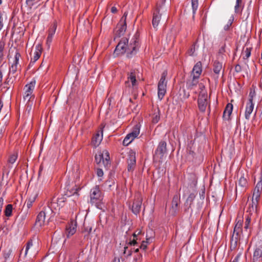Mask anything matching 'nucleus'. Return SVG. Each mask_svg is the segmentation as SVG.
Listing matches in <instances>:
<instances>
[{
  "label": "nucleus",
  "mask_w": 262,
  "mask_h": 262,
  "mask_svg": "<svg viewBox=\"0 0 262 262\" xmlns=\"http://www.w3.org/2000/svg\"><path fill=\"white\" fill-rule=\"evenodd\" d=\"M139 35L137 32L128 43L126 38H123L116 47L115 52L117 54L126 53L128 58H131L137 53L140 46Z\"/></svg>",
  "instance_id": "f257e3e1"
},
{
  "label": "nucleus",
  "mask_w": 262,
  "mask_h": 262,
  "mask_svg": "<svg viewBox=\"0 0 262 262\" xmlns=\"http://www.w3.org/2000/svg\"><path fill=\"white\" fill-rule=\"evenodd\" d=\"M243 222L239 220L237 221L233 231V234L231 239V246L235 248L238 242L242 239L244 238L245 232H243L242 229Z\"/></svg>",
  "instance_id": "f03ea898"
},
{
  "label": "nucleus",
  "mask_w": 262,
  "mask_h": 262,
  "mask_svg": "<svg viewBox=\"0 0 262 262\" xmlns=\"http://www.w3.org/2000/svg\"><path fill=\"white\" fill-rule=\"evenodd\" d=\"M102 200V193L99 187L96 186L91 190L90 202L92 204L95 205L98 208L101 209L103 206Z\"/></svg>",
  "instance_id": "7ed1b4c3"
},
{
  "label": "nucleus",
  "mask_w": 262,
  "mask_h": 262,
  "mask_svg": "<svg viewBox=\"0 0 262 262\" xmlns=\"http://www.w3.org/2000/svg\"><path fill=\"white\" fill-rule=\"evenodd\" d=\"M199 86L201 91L200 92L198 99V107L201 112H204L209 103L208 95L206 91L205 90V86L203 84L201 83L199 84Z\"/></svg>",
  "instance_id": "20e7f679"
},
{
  "label": "nucleus",
  "mask_w": 262,
  "mask_h": 262,
  "mask_svg": "<svg viewBox=\"0 0 262 262\" xmlns=\"http://www.w3.org/2000/svg\"><path fill=\"white\" fill-rule=\"evenodd\" d=\"M96 163L101 166L102 165L107 168L110 165L109 152L107 150L99 151L95 156Z\"/></svg>",
  "instance_id": "39448f33"
},
{
  "label": "nucleus",
  "mask_w": 262,
  "mask_h": 262,
  "mask_svg": "<svg viewBox=\"0 0 262 262\" xmlns=\"http://www.w3.org/2000/svg\"><path fill=\"white\" fill-rule=\"evenodd\" d=\"M127 12L126 11L124 13L123 15L121 18L120 22L117 26L115 31V35L117 37H120L123 35L126 30V17Z\"/></svg>",
  "instance_id": "423d86ee"
},
{
  "label": "nucleus",
  "mask_w": 262,
  "mask_h": 262,
  "mask_svg": "<svg viewBox=\"0 0 262 262\" xmlns=\"http://www.w3.org/2000/svg\"><path fill=\"white\" fill-rule=\"evenodd\" d=\"M258 202L259 200H255L254 198H252L251 202H247V212L251 216H256Z\"/></svg>",
  "instance_id": "0eeeda50"
},
{
  "label": "nucleus",
  "mask_w": 262,
  "mask_h": 262,
  "mask_svg": "<svg viewBox=\"0 0 262 262\" xmlns=\"http://www.w3.org/2000/svg\"><path fill=\"white\" fill-rule=\"evenodd\" d=\"M51 211V209L49 207L48 208L45 209L44 210L41 211L36 217L35 226L38 227H41V226H43L45 223V219L47 213Z\"/></svg>",
  "instance_id": "6e6552de"
},
{
  "label": "nucleus",
  "mask_w": 262,
  "mask_h": 262,
  "mask_svg": "<svg viewBox=\"0 0 262 262\" xmlns=\"http://www.w3.org/2000/svg\"><path fill=\"white\" fill-rule=\"evenodd\" d=\"M142 203V198L140 194H138L136 195L134 201L133 202L132 210L135 214H138L139 213L141 205Z\"/></svg>",
  "instance_id": "1a4fd4ad"
},
{
  "label": "nucleus",
  "mask_w": 262,
  "mask_h": 262,
  "mask_svg": "<svg viewBox=\"0 0 262 262\" xmlns=\"http://www.w3.org/2000/svg\"><path fill=\"white\" fill-rule=\"evenodd\" d=\"M160 10V8L157 6L153 13L152 25L153 27L155 29L158 26L161 19L162 13L161 12Z\"/></svg>",
  "instance_id": "9d476101"
},
{
  "label": "nucleus",
  "mask_w": 262,
  "mask_h": 262,
  "mask_svg": "<svg viewBox=\"0 0 262 262\" xmlns=\"http://www.w3.org/2000/svg\"><path fill=\"white\" fill-rule=\"evenodd\" d=\"M35 82H31L29 84L26 85L25 86V94L24 98L25 100L29 101L31 98V95L35 87Z\"/></svg>",
  "instance_id": "9b49d317"
},
{
  "label": "nucleus",
  "mask_w": 262,
  "mask_h": 262,
  "mask_svg": "<svg viewBox=\"0 0 262 262\" xmlns=\"http://www.w3.org/2000/svg\"><path fill=\"white\" fill-rule=\"evenodd\" d=\"M77 228V223L73 221H71L66 227V235L68 238L74 235Z\"/></svg>",
  "instance_id": "f8f14e48"
},
{
  "label": "nucleus",
  "mask_w": 262,
  "mask_h": 262,
  "mask_svg": "<svg viewBox=\"0 0 262 262\" xmlns=\"http://www.w3.org/2000/svg\"><path fill=\"white\" fill-rule=\"evenodd\" d=\"M42 48L40 44H38L35 47V49L34 52L33 57L31 58L30 63L29 67L32 66L40 57L41 54Z\"/></svg>",
  "instance_id": "ddd939ff"
},
{
  "label": "nucleus",
  "mask_w": 262,
  "mask_h": 262,
  "mask_svg": "<svg viewBox=\"0 0 262 262\" xmlns=\"http://www.w3.org/2000/svg\"><path fill=\"white\" fill-rule=\"evenodd\" d=\"M136 156L135 154L132 152L129 154L128 159H127V170L129 171H133L136 166Z\"/></svg>",
  "instance_id": "4468645a"
},
{
  "label": "nucleus",
  "mask_w": 262,
  "mask_h": 262,
  "mask_svg": "<svg viewBox=\"0 0 262 262\" xmlns=\"http://www.w3.org/2000/svg\"><path fill=\"white\" fill-rule=\"evenodd\" d=\"M180 202V196L178 195H174L173 197L171 208L170 211L172 215H175L178 209V205Z\"/></svg>",
  "instance_id": "2eb2a0df"
},
{
  "label": "nucleus",
  "mask_w": 262,
  "mask_h": 262,
  "mask_svg": "<svg viewBox=\"0 0 262 262\" xmlns=\"http://www.w3.org/2000/svg\"><path fill=\"white\" fill-rule=\"evenodd\" d=\"M251 262H262V249L256 248L253 252Z\"/></svg>",
  "instance_id": "dca6fc26"
},
{
  "label": "nucleus",
  "mask_w": 262,
  "mask_h": 262,
  "mask_svg": "<svg viewBox=\"0 0 262 262\" xmlns=\"http://www.w3.org/2000/svg\"><path fill=\"white\" fill-rule=\"evenodd\" d=\"M202 71V63L201 61H198L194 66L192 73L191 76L199 78Z\"/></svg>",
  "instance_id": "f3484780"
},
{
  "label": "nucleus",
  "mask_w": 262,
  "mask_h": 262,
  "mask_svg": "<svg viewBox=\"0 0 262 262\" xmlns=\"http://www.w3.org/2000/svg\"><path fill=\"white\" fill-rule=\"evenodd\" d=\"M261 190H262V182H261V181H260L257 183V184L254 189L252 198L255 199V200L257 199V200H259L260 192H261Z\"/></svg>",
  "instance_id": "a211bd4d"
},
{
  "label": "nucleus",
  "mask_w": 262,
  "mask_h": 262,
  "mask_svg": "<svg viewBox=\"0 0 262 262\" xmlns=\"http://www.w3.org/2000/svg\"><path fill=\"white\" fill-rule=\"evenodd\" d=\"M20 57V54L18 52H16L14 57V63L12 64L11 67L10 68V72L12 74H14L16 73L18 69V65L19 58Z\"/></svg>",
  "instance_id": "6ab92c4d"
},
{
  "label": "nucleus",
  "mask_w": 262,
  "mask_h": 262,
  "mask_svg": "<svg viewBox=\"0 0 262 262\" xmlns=\"http://www.w3.org/2000/svg\"><path fill=\"white\" fill-rule=\"evenodd\" d=\"M166 152V143L165 141H161L156 151V154L160 155L161 157H163Z\"/></svg>",
  "instance_id": "aec40b11"
},
{
  "label": "nucleus",
  "mask_w": 262,
  "mask_h": 262,
  "mask_svg": "<svg viewBox=\"0 0 262 262\" xmlns=\"http://www.w3.org/2000/svg\"><path fill=\"white\" fill-rule=\"evenodd\" d=\"M233 110V105L228 103L224 111L223 117L224 120H229Z\"/></svg>",
  "instance_id": "412c9836"
},
{
  "label": "nucleus",
  "mask_w": 262,
  "mask_h": 262,
  "mask_svg": "<svg viewBox=\"0 0 262 262\" xmlns=\"http://www.w3.org/2000/svg\"><path fill=\"white\" fill-rule=\"evenodd\" d=\"M140 133V128L138 125H136L133 129L132 132L126 135V137H129L128 139L132 140V142L137 138Z\"/></svg>",
  "instance_id": "4be33fe9"
},
{
  "label": "nucleus",
  "mask_w": 262,
  "mask_h": 262,
  "mask_svg": "<svg viewBox=\"0 0 262 262\" xmlns=\"http://www.w3.org/2000/svg\"><path fill=\"white\" fill-rule=\"evenodd\" d=\"M127 76L128 81L125 82L126 85L129 86V80L130 81L133 86L136 85L137 81L135 71H132L129 73H128Z\"/></svg>",
  "instance_id": "5701e85b"
},
{
  "label": "nucleus",
  "mask_w": 262,
  "mask_h": 262,
  "mask_svg": "<svg viewBox=\"0 0 262 262\" xmlns=\"http://www.w3.org/2000/svg\"><path fill=\"white\" fill-rule=\"evenodd\" d=\"M192 76V79L189 80L186 82V86L188 89L193 90L196 87L199 83L198 79L199 78Z\"/></svg>",
  "instance_id": "b1692460"
},
{
  "label": "nucleus",
  "mask_w": 262,
  "mask_h": 262,
  "mask_svg": "<svg viewBox=\"0 0 262 262\" xmlns=\"http://www.w3.org/2000/svg\"><path fill=\"white\" fill-rule=\"evenodd\" d=\"M254 103H247L245 113V117L246 119L248 120L250 119V115L254 110Z\"/></svg>",
  "instance_id": "393cba45"
},
{
  "label": "nucleus",
  "mask_w": 262,
  "mask_h": 262,
  "mask_svg": "<svg viewBox=\"0 0 262 262\" xmlns=\"http://www.w3.org/2000/svg\"><path fill=\"white\" fill-rule=\"evenodd\" d=\"M195 195L196 193L192 192L188 196L185 203V205L186 207L185 209V211H189V209L191 207V205L192 204L193 201L194 199Z\"/></svg>",
  "instance_id": "a878e982"
},
{
  "label": "nucleus",
  "mask_w": 262,
  "mask_h": 262,
  "mask_svg": "<svg viewBox=\"0 0 262 262\" xmlns=\"http://www.w3.org/2000/svg\"><path fill=\"white\" fill-rule=\"evenodd\" d=\"M102 140V133L101 135L99 132L96 134V135L93 137L92 140V144L94 146L97 147L101 143Z\"/></svg>",
  "instance_id": "bb28decb"
},
{
  "label": "nucleus",
  "mask_w": 262,
  "mask_h": 262,
  "mask_svg": "<svg viewBox=\"0 0 262 262\" xmlns=\"http://www.w3.org/2000/svg\"><path fill=\"white\" fill-rule=\"evenodd\" d=\"M166 85H158V97L160 100H162L164 97L166 92Z\"/></svg>",
  "instance_id": "cd10ccee"
},
{
  "label": "nucleus",
  "mask_w": 262,
  "mask_h": 262,
  "mask_svg": "<svg viewBox=\"0 0 262 262\" xmlns=\"http://www.w3.org/2000/svg\"><path fill=\"white\" fill-rule=\"evenodd\" d=\"M223 69L222 63L217 60L215 61L213 66V71L216 74H219Z\"/></svg>",
  "instance_id": "c85d7f7f"
},
{
  "label": "nucleus",
  "mask_w": 262,
  "mask_h": 262,
  "mask_svg": "<svg viewBox=\"0 0 262 262\" xmlns=\"http://www.w3.org/2000/svg\"><path fill=\"white\" fill-rule=\"evenodd\" d=\"M167 75V71H164L161 74V78L158 82V85H167V81L166 80V77Z\"/></svg>",
  "instance_id": "c756f323"
},
{
  "label": "nucleus",
  "mask_w": 262,
  "mask_h": 262,
  "mask_svg": "<svg viewBox=\"0 0 262 262\" xmlns=\"http://www.w3.org/2000/svg\"><path fill=\"white\" fill-rule=\"evenodd\" d=\"M231 262H246V256H243L241 253H239Z\"/></svg>",
  "instance_id": "7c9ffc66"
},
{
  "label": "nucleus",
  "mask_w": 262,
  "mask_h": 262,
  "mask_svg": "<svg viewBox=\"0 0 262 262\" xmlns=\"http://www.w3.org/2000/svg\"><path fill=\"white\" fill-rule=\"evenodd\" d=\"M67 190L69 191V194L67 193V195L69 196L74 195L75 194H77L78 191H79L80 188V187L75 185L74 187L70 188V186H67Z\"/></svg>",
  "instance_id": "2f4dec72"
},
{
  "label": "nucleus",
  "mask_w": 262,
  "mask_h": 262,
  "mask_svg": "<svg viewBox=\"0 0 262 262\" xmlns=\"http://www.w3.org/2000/svg\"><path fill=\"white\" fill-rule=\"evenodd\" d=\"M251 50V48H243L242 54L243 55V58L244 59H248L250 56Z\"/></svg>",
  "instance_id": "473e14b6"
},
{
  "label": "nucleus",
  "mask_w": 262,
  "mask_h": 262,
  "mask_svg": "<svg viewBox=\"0 0 262 262\" xmlns=\"http://www.w3.org/2000/svg\"><path fill=\"white\" fill-rule=\"evenodd\" d=\"M256 96V93L254 89L251 88L249 94V99L247 103H253V98Z\"/></svg>",
  "instance_id": "72a5a7b5"
},
{
  "label": "nucleus",
  "mask_w": 262,
  "mask_h": 262,
  "mask_svg": "<svg viewBox=\"0 0 262 262\" xmlns=\"http://www.w3.org/2000/svg\"><path fill=\"white\" fill-rule=\"evenodd\" d=\"M12 209L13 207L12 204H8L6 206L5 210V214L6 216L9 217L12 215Z\"/></svg>",
  "instance_id": "f704fd0d"
},
{
  "label": "nucleus",
  "mask_w": 262,
  "mask_h": 262,
  "mask_svg": "<svg viewBox=\"0 0 262 262\" xmlns=\"http://www.w3.org/2000/svg\"><path fill=\"white\" fill-rule=\"evenodd\" d=\"M5 43L4 41H0V63L4 56Z\"/></svg>",
  "instance_id": "c9c22d12"
},
{
  "label": "nucleus",
  "mask_w": 262,
  "mask_h": 262,
  "mask_svg": "<svg viewBox=\"0 0 262 262\" xmlns=\"http://www.w3.org/2000/svg\"><path fill=\"white\" fill-rule=\"evenodd\" d=\"M244 229H245L244 232H245L246 238H248V237L250 235V234L251 232L250 224H247V223H245Z\"/></svg>",
  "instance_id": "e433bc0d"
},
{
  "label": "nucleus",
  "mask_w": 262,
  "mask_h": 262,
  "mask_svg": "<svg viewBox=\"0 0 262 262\" xmlns=\"http://www.w3.org/2000/svg\"><path fill=\"white\" fill-rule=\"evenodd\" d=\"M191 6L193 11V14L195 13L198 7V0H191Z\"/></svg>",
  "instance_id": "4c0bfd02"
},
{
  "label": "nucleus",
  "mask_w": 262,
  "mask_h": 262,
  "mask_svg": "<svg viewBox=\"0 0 262 262\" xmlns=\"http://www.w3.org/2000/svg\"><path fill=\"white\" fill-rule=\"evenodd\" d=\"M35 200V196H33V198H29L26 202L25 204H26V206L28 208H30L32 207L33 203Z\"/></svg>",
  "instance_id": "58836bf2"
},
{
  "label": "nucleus",
  "mask_w": 262,
  "mask_h": 262,
  "mask_svg": "<svg viewBox=\"0 0 262 262\" xmlns=\"http://www.w3.org/2000/svg\"><path fill=\"white\" fill-rule=\"evenodd\" d=\"M57 28V23L54 21L53 24H52L50 27L49 30V33L54 34Z\"/></svg>",
  "instance_id": "ea45409f"
},
{
  "label": "nucleus",
  "mask_w": 262,
  "mask_h": 262,
  "mask_svg": "<svg viewBox=\"0 0 262 262\" xmlns=\"http://www.w3.org/2000/svg\"><path fill=\"white\" fill-rule=\"evenodd\" d=\"M11 253L12 250L11 249H8L4 251L3 256L5 260H7L10 257Z\"/></svg>",
  "instance_id": "a19ab883"
},
{
  "label": "nucleus",
  "mask_w": 262,
  "mask_h": 262,
  "mask_svg": "<svg viewBox=\"0 0 262 262\" xmlns=\"http://www.w3.org/2000/svg\"><path fill=\"white\" fill-rule=\"evenodd\" d=\"M247 182L246 178L242 177L238 181V184L242 187H245L247 185Z\"/></svg>",
  "instance_id": "79ce46f5"
},
{
  "label": "nucleus",
  "mask_w": 262,
  "mask_h": 262,
  "mask_svg": "<svg viewBox=\"0 0 262 262\" xmlns=\"http://www.w3.org/2000/svg\"><path fill=\"white\" fill-rule=\"evenodd\" d=\"M17 158V154H13L10 156L9 158L8 162L11 164H13Z\"/></svg>",
  "instance_id": "37998d69"
},
{
  "label": "nucleus",
  "mask_w": 262,
  "mask_h": 262,
  "mask_svg": "<svg viewBox=\"0 0 262 262\" xmlns=\"http://www.w3.org/2000/svg\"><path fill=\"white\" fill-rule=\"evenodd\" d=\"M33 246V242H32V240L30 239V241H29L27 244H26V249H25V255H26L27 253H28V251L29 250V249H30V248L31 247H32Z\"/></svg>",
  "instance_id": "c03bdc74"
},
{
  "label": "nucleus",
  "mask_w": 262,
  "mask_h": 262,
  "mask_svg": "<svg viewBox=\"0 0 262 262\" xmlns=\"http://www.w3.org/2000/svg\"><path fill=\"white\" fill-rule=\"evenodd\" d=\"M195 44H193L191 48L188 50L187 53L190 56H193L194 55V53L195 52Z\"/></svg>",
  "instance_id": "a18cd8bd"
},
{
  "label": "nucleus",
  "mask_w": 262,
  "mask_h": 262,
  "mask_svg": "<svg viewBox=\"0 0 262 262\" xmlns=\"http://www.w3.org/2000/svg\"><path fill=\"white\" fill-rule=\"evenodd\" d=\"M54 34L49 33L47 39V44L49 46L52 41V38Z\"/></svg>",
  "instance_id": "49530a36"
},
{
  "label": "nucleus",
  "mask_w": 262,
  "mask_h": 262,
  "mask_svg": "<svg viewBox=\"0 0 262 262\" xmlns=\"http://www.w3.org/2000/svg\"><path fill=\"white\" fill-rule=\"evenodd\" d=\"M256 217H253V216H251L249 214L247 215V216L246 217L245 223H247V224H250L251 221L252 219H255Z\"/></svg>",
  "instance_id": "de8ad7c7"
},
{
  "label": "nucleus",
  "mask_w": 262,
  "mask_h": 262,
  "mask_svg": "<svg viewBox=\"0 0 262 262\" xmlns=\"http://www.w3.org/2000/svg\"><path fill=\"white\" fill-rule=\"evenodd\" d=\"M129 137H125L123 141V145L124 146H127L129 145L131 142L132 140H129L128 139Z\"/></svg>",
  "instance_id": "09e8293b"
},
{
  "label": "nucleus",
  "mask_w": 262,
  "mask_h": 262,
  "mask_svg": "<svg viewBox=\"0 0 262 262\" xmlns=\"http://www.w3.org/2000/svg\"><path fill=\"white\" fill-rule=\"evenodd\" d=\"M160 120V115H159V111H158V114L155 115V116L152 118V122L154 123H157Z\"/></svg>",
  "instance_id": "8fccbe9b"
},
{
  "label": "nucleus",
  "mask_w": 262,
  "mask_h": 262,
  "mask_svg": "<svg viewBox=\"0 0 262 262\" xmlns=\"http://www.w3.org/2000/svg\"><path fill=\"white\" fill-rule=\"evenodd\" d=\"M147 243H148L147 241H143L140 246V248L143 250H145L147 248Z\"/></svg>",
  "instance_id": "3c124183"
},
{
  "label": "nucleus",
  "mask_w": 262,
  "mask_h": 262,
  "mask_svg": "<svg viewBox=\"0 0 262 262\" xmlns=\"http://www.w3.org/2000/svg\"><path fill=\"white\" fill-rule=\"evenodd\" d=\"M97 175L99 177H102L103 176V171L101 168H98L96 171Z\"/></svg>",
  "instance_id": "603ef678"
},
{
  "label": "nucleus",
  "mask_w": 262,
  "mask_h": 262,
  "mask_svg": "<svg viewBox=\"0 0 262 262\" xmlns=\"http://www.w3.org/2000/svg\"><path fill=\"white\" fill-rule=\"evenodd\" d=\"M235 71L237 73H239L242 71V67L239 64H236L235 67Z\"/></svg>",
  "instance_id": "864d4df0"
},
{
  "label": "nucleus",
  "mask_w": 262,
  "mask_h": 262,
  "mask_svg": "<svg viewBox=\"0 0 262 262\" xmlns=\"http://www.w3.org/2000/svg\"><path fill=\"white\" fill-rule=\"evenodd\" d=\"M137 238H133V239L132 241H130L129 243H128V244L132 246V245H135L136 244H137Z\"/></svg>",
  "instance_id": "5fc2aeb1"
},
{
  "label": "nucleus",
  "mask_w": 262,
  "mask_h": 262,
  "mask_svg": "<svg viewBox=\"0 0 262 262\" xmlns=\"http://www.w3.org/2000/svg\"><path fill=\"white\" fill-rule=\"evenodd\" d=\"M127 248H127V247H125L124 248V254H127V255L128 256H130V255H131V254H132V252H131V251H130V250H128V251H127Z\"/></svg>",
  "instance_id": "6e6d98bb"
},
{
  "label": "nucleus",
  "mask_w": 262,
  "mask_h": 262,
  "mask_svg": "<svg viewBox=\"0 0 262 262\" xmlns=\"http://www.w3.org/2000/svg\"><path fill=\"white\" fill-rule=\"evenodd\" d=\"M3 27V23L2 15L1 13H0V31L2 30Z\"/></svg>",
  "instance_id": "4d7b16f0"
},
{
  "label": "nucleus",
  "mask_w": 262,
  "mask_h": 262,
  "mask_svg": "<svg viewBox=\"0 0 262 262\" xmlns=\"http://www.w3.org/2000/svg\"><path fill=\"white\" fill-rule=\"evenodd\" d=\"M240 5L241 4H236V5L235 6V12L236 13H238L239 12V8Z\"/></svg>",
  "instance_id": "13d9d810"
},
{
  "label": "nucleus",
  "mask_w": 262,
  "mask_h": 262,
  "mask_svg": "<svg viewBox=\"0 0 262 262\" xmlns=\"http://www.w3.org/2000/svg\"><path fill=\"white\" fill-rule=\"evenodd\" d=\"M141 233V231L140 230H137L133 234V236L134 238H136L137 236L139 235Z\"/></svg>",
  "instance_id": "bf43d9fd"
},
{
  "label": "nucleus",
  "mask_w": 262,
  "mask_h": 262,
  "mask_svg": "<svg viewBox=\"0 0 262 262\" xmlns=\"http://www.w3.org/2000/svg\"><path fill=\"white\" fill-rule=\"evenodd\" d=\"M34 0H27L26 3L29 6H32L33 5V1Z\"/></svg>",
  "instance_id": "052dcab7"
},
{
  "label": "nucleus",
  "mask_w": 262,
  "mask_h": 262,
  "mask_svg": "<svg viewBox=\"0 0 262 262\" xmlns=\"http://www.w3.org/2000/svg\"><path fill=\"white\" fill-rule=\"evenodd\" d=\"M117 11V8L115 7H112V8H111V12L113 13H116Z\"/></svg>",
  "instance_id": "680f3d73"
},
{
  "label": "nucleus",
  "mask_w": 262,
  "mask_h": 262,
  "mask_svg": "<svg viewBox=\"0 0 262 262\" xmlns=\"http://www.w3.org/2000/svg\"><path fill=\"white\" fill-rule=\"evenodd\" d=\"M231 25V23H230L229 25H227L224 27V29L225 30H228L230 27V26Z\"/></svg>",
  "instance_id": "e2e57ef3"
},
{
  "label": "nucleus",
  "mask_w": 262,
  "mask_h": 262,
  "mask_svg": "<svg viewBox=\"0 0 262 262\" xmlns=\"http://www.w3.org/2000/svg\"><path fill=\"white\" fill-rule=\"evenodd\" d=\"M224 52H225V50H224V47H223L221 49H220L219 50V54H222Z\"/></svg>",
  "instance_id": "0e129e2a"
},
{
  "label": "nucleus",
  "mask_w": 262,
  "mask_h": 262,
  "mask_svg": "<svg viewBox=\"0 0 262 262\" xmlns=\"http://www.w3.org/2000/svg\"><path fill=\"white\" fill-rule=\"evenodd\" d=\"M3 78V74L2 72L0 71V82L2 81Z\"/></svg>",
  "instance_id": "69168bd1"
},
{
  "label": "nucleus",
  "mask_w": 262,
  "mask_h": 262,
  "mask_svg": "<svg viewBox=\"0 0 262 262\" xmlns=\"http://www.w3.org/2000/svg\"><path fill=\"white\" fill-rule=\"evenodd\" d=\"M242 0H236V4H241Z\"/></svg>",
  "instance_id": "338daca9"
},
{
  "label": "nucleus",
  "mask_w": 262,
  "mask_h": 262,
  "mask_svg": "<svg viewBox=\"0 0 262 262\" xmlns=\"http://www.w3.org/2000/svg\"><path fill=\"white\" fill-rule=\"evenodd\" d=\"M185 96L187 98H188L189 97V94L188 93L187 95L185 94Z\"/></svg>",
  "instance_id": "774afa93"
}]
</instances>
